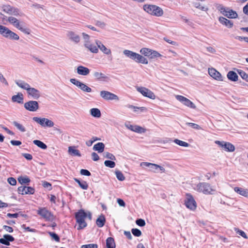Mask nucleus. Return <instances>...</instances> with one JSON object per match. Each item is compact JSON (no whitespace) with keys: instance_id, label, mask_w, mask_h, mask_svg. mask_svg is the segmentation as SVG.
<instances>
[{"instance_id":"obj_38","label":"nucleus","mask_w":248,"mask_h":248,"mask_svg":"<svg viewBox=\"0 0 248 248\" xmlns=\"http://www.w3.org/2000/svg\"><path fill=\"white\" fill-rule=\"evenodd\" d=\"M18 181L22 185V184H28L30 182V179H29V177H28L27 176L26 177L20 176V177H18Z\"/></svg>"},{"instance_id":"obj_9","label":"nucleus","mask_w":248,"mask_h":248,"mask_svg":"<svg viewBox=\"0 0 248 248\" xmlns=\"http://www.w3.org/2000/svg\"><path fill=\"white\" fill-rule=\"evenodd\" d=\"M215 142L225 151L232 152L235 150L234 146L230 142L219 140H216Z\"/></svg>"},{"instance_id":"obj_19","label":"nucleus","mask_w":248,"mask_h":248,"mask_svg":"<svg viewBox=\"0 0 248 248\" xmlns=\"http://www.w3.org/2000/svg\"><path fill=\"white\" fill-rule=\"evenodd\" d=\"M95 42L97 46L98 49L99 48L100 51L104 54L106 55H110L111 54V50L109 48H107L101 41L96 40Z\"/></svg>"},{"instance_id":"obj_53","label":"nucleus","mask_w":248,"mask_h":248,"mask_svg":"<svg viewBox=\"0 0 248 248\" xmlns=\"http://www.w3.org/2000/svg\"><path fill=\"white\" fill-rule=\"evenodd\" d=\"M136 223L138 226L140 227H143L145 225V222L144 220L141 218L137 219Z\"/></svg>"},{"instance_id":"obj_11","label":"nucleus","mask_w":248,"mask_h":248,"mask_svg":"<svg viewBox=\"0 0 248 248\" xmlns=\"http://www.w3.org/2000/svg\"><path fill=\"white\" fill-rule=\"evenodd\" d=\"M70 81L79 88L83 92L91 93L92 91V90L90 87L76 78H71L70 79Z\"/></svg>"},{"instance_id":"obj_64","label":"nucleus","mask_w":248,"mask_h":248,"mask_svg":"<svg viewBox=\"0 0 248 248\" xmlns=\"http://www.w3.org/2000/svg\"><path fill=\"white\" fill-rule=\"evenodd\" d=\"M22 156H24L26 159L31 160L32 159L31 155L27 153H23L22 154Z\"/></svg>"},{"instance_id":"obj_18","label":"nucleus","mask_w":248,"mask_h":248,"mask_svg":"<svg viewBox=\"0 0 248 248\" xmlns=\"http://www.w3.org/2000/svg\"><path fill=\"white\" fill-rule=\"evenodd\" d=\"M66 35L70 40L76 44L79 43L80 40V36L73 31H68Z\"/></svg>"},{"instance_id":"obj_43","label":"nucleus","mask_w":248,"mask_h":248,"mask_svg":"<svg viewBox=\"0 0 248 248\" xmlns=\"http://www.w3.org/2000/svg\"><path fill=\"white\" fill-rule=\"evenodd\" d=\"M175 98L177 100L183 103L184 105H185L188 100V98L180 95H175Z\"/></svg>"},{"instance_id":"obj_63","label":"nucleus","mask_w":248,"mask_h":248,"mask_svg":"<svg viewBox=\"0 0 248 248\" xmlns=\"http://www.w3.org/2000/svg\"><path fill=\"white\" fill-rule=\"evenodd\" d=\"M82 35L83 36V38L84 40L85 43V42H89L90 36L88 34H87L84 32H83L82 33Z\"/></svg>"},{"instance_id":"obj_1","label":"nucleus","mask_w":248,"mask_h":248,"mask_svg":"<svg viewBox=\"0 0 248 248\" xmlns=\"http://www.w3.org/2000/svg\"><path fill=\"white\" fill-rule=\"evenodd\" d=\"M16 84L21 89L25 90L29 95L35 99H38L40 96V92L38 90L31 88L30 85L23 80H19L15 81Z\"/></svg>"},{"instance_id":"obj_44","label":"nucleus","mask_w":248,"mask_h":248,"mask_svg":"<svg viewBox=\"0 0 248 248\" xmlns=\"http://www.w3.org/2000/svg\"><path fill=\"white\" fill-rule=\"evenodd\" d=\"M151 49L147 48H142L140 49V52L144 55L145 56L149 57L150 56V53H151Z\"/></svg>"},{"instance_id":"obj_47","label":"nucleus","mask_w":248,"mask_h":248,"mask_svg":"<svg viewBox=\"0 0 248 248\" xmlns=\"http://www.w3.org/2000/svg\"><path fill=\"white\" fill-rule=\"evenodd\" d=\"M104 164L106 167L110 168H113L115 166V163L111 160H106Z\"/></svg>"},{"instance_id":"obj_7","label":"nucleus","mask_w":248,"mask_h":248,"mask_svg":"<svg viewBox=\"0 0 248 248\" xmlns=\"http://www.w3.org/2000/svg\"><path fill=\"white\" fill-rule=\"evenodd\" d=\"M7 20L13 26L20 30L21 31L27 34H30V32L29 29L24 28L23 24H21L16 18L13 16H9L8 17Z\"/></svg>"},{"instance_id":"obj_55","label":"nucleus","mask_w":248,"mask_h":248,"mask_svg":"<svg viewBox=\"0 0 248 248\" xmlns=\"http://www.w3.org/2000/svg\"><path fill=\"white\" fill-rule=\"evenodd\" d=\"M98 246L95 244H90L88 245H85L81 246V248H97Z\"/></svg>"},{"instance_id":"obj_54","label":"nucleus","mask_w":248,"mask_h":248,"mask_svg":"<svg viewBox=\"0 0 248 248\" xmlns=\"http://www.w3.org/2000/svg\"><path fill=\"white\" fill-rule=\"evenodd\" d=\"M49 235L51 236V237L54 239L56 242L60 241V238L59 236L55 233L50 232H49Z\"/></svg>"},{"instance_id":"obj_3","label":"nucleus","mask_w":248,"mask_h":248,"mask_svg":"<svg viewBox=\"0 0 248 248\" xmlns=\"http://www.w3.org/2000/svg\"><path fill=\"white\" fill-rule=\"evenodd\" d=\"M0 34L5 38L10 40H18L19 39V36L16 33L2 25H0Z\"/></svg>"},{"instance_id":"obj_30","label":"nucleus","mask_w":248,"mask_h":248,"mask_svg":"<svg viewBox=\"0 0 248 248\" xmlns=\"http://www.w3.org/2000/svg\"><path fill=\"white\" fill-rule=\"evenodd\" d=\"M68 153L72 155L81 156V154L79 150L76 149L75 147L70 146L68 148Z\"/></svg>"},{"instance_id":"obj_13","label":"nucleus","mask_w":248,"mask_h":248,"mask_svg":"<svg viewBox=\"0 0 248 248\" xmlns=\"http://www.w3.org/2000/svg\"><path fill=\"white\" fill-rule=\"evenodd\" d=\"M100 95L102 98L106 100H119V97L117 95L108 91H102L100 92Z\"/></svg>"},{"instance_id":"obj_32","label":"nucleus","mask_w":248,"mask_h":248,"mask_svg":"<svg viewBox=\"0 0 248 248\" xmlns=\"http://www.w3.org/2000/svg\"><path fill=\"white\" fill-rule=\"evenodd\" d=\"M106 219L105 216L103 215H100L96 219V223L98 227H102L105 223Z\"/></svg>"},{"instance_id":"obj_12","label":"nucleus","mask_w":248,"mask_h":248,"mask_svg":"<svg viewBox=\"0 0 248 248\" xmlns=\"http://www.w3.org/2000/svg\"><path fill=\"white\" fill-rule=\"evenodd\" d=\"M185 205L187 208L191 210H194L197 207L196 202L192 196L189 193L186 194Z\"/></svg>"},{"instance_id":"obj_25","label":"nucleus","mask_w":248,"mask_h":248,"mask_svg":"<svg viewBox=\"0 0 248 248\" xmlns=\"http://www.w3.org/2000/svg\"><path fill=\"white\" fill-rule=\"evenodd\" d=\"M219 22L223 25L226 26L229 28H232L233 26V22L224 17H220L219 18Z\"/></svg>"},{"instance_id":"obj_28","label":"nucleus","mask_w":248,"mask_h":248,"mask_svg":"<svg viewBox=\"0 0 248 248\" xmlns=\"http://www.w3.org/2000/svg\"><path fill=\"white\" fill-rule=\"evenodd\" d=\"M234 190L240 195L248 198V189H245L239 187H235Z\"/></svg>"},{"instance_id":"obj_4","label":"nucleus","mask_w":248,"mask_h":248,"mask_svg":"<svg viewBox=\"0 0 248 248\" xmlns=\"http://www.w3.org/2000/svg\"><path fill=\"white\" fill-rule=\"evenodd\" d=\"M143 8L147 13L155 16H161L163 15L162 9L155 5L145 4L143 6Z\"/></svg>"},{"instance_id":"obj_6","label":"nucleus","mask_w":248,"mask_h":248,"mask_svg":"<svg viewBox=\"0 0 248 248\" xmlns=\"http://www.w3.org/2000/svg\"><path fill=\"white\" fill-rule=\"evenodd\" d=\"M75 217L77 222L78 224V230H80L86 227L87 224L85 221V219L87 217V214L83 210H80L76 213Z\"/></svg>"},{"instance_id":"obj_27","label":"nucleus","mask_w":248,"mask_h":248,"mask_svg":"<svg viewBox=\"0 0 248 248\" xmlns=\"http://www.w3.org/2000/svg\"><path fill=\"white\" fill-rule=\"evenodd\" d=\"M93 76L95 79L98 80H105L108 78V77L105 74L97 71L93 73Z\"/></svg>"},{"instance_id":"obj_2","label":"nucleus","mask_w":248,"mask_h":248,"mask_svg":"<svg viewBox=\"0 0 248 248\" xmlns=\"http://www.w3.org/2000/svg\"><path fill=\"white\" fill-rule=\"evenodd\" d=\"M123 53L125 56L134 61L136 62L146 64L148 63L147 59L138 53L127 49L124 50Z\"/></svg>"},{"instance_id":"obj_56","label":"nucleus","mask_w":248,"mask_h":248,"mask_svg":"<svg viewBox=\"0 0 248 248\" xmlns=\"http://www.w3.org/2000/svg\"><path fill=\"white\" fill-rule=\"evenodd\" d=\"M21 228L24 229L25 231H29L31 232H36V230L34 229H31L29 227H26L25 224H23L21 226Z\"/></svg>"},{"instance_id":"obj_29","label":"nucleus","mask_w":248,"mask_h":248,"mask_svg":"<svg viewBox=\"0 0 248 248\" xmlns=\"http://www.w3.org/2000/svg\"><path fill=\"white\" fill-rule=\"evenodd\" d=\"M106 247L107 248H115L116 244L113 238L109 237L106 240Z\"/></svg>"},{"instance_id":"obj_62","label":"nucleus","mask_w":248,"mask_h":248,"mask_svg":"<svg viewBox=\"0 0 248 248\" xmlns=\"http://www.w3.org/2000/svg\"><path fill=\"white\" fill-rule=\"evenodd\" d=\"M92 157L93 160L95 161H98L99 159L98 155L95 152L92 153Z\"/></svg>"},{"instance_id":"obj_33","label":"nucleus","mask_w":248,"mask_h":248,"mask_svg":"<svg viewBox=\"0 0 248 248\" xmlns=\"http://www.w3.org/2000/svg\"><path fill=\"white\" fill-rule=\"evenodd\" d=\"M228 78L232 81H236L238 80V76L234 71H229L227 74Z\"/></svg>"},{"instance_id":"obj_58","label":"nucleus","mask_w":248,"mask_h":248,"mask_svg":"<svg viewBox=\"0 0 248 248\" xmlns=\"http://www.w3.org/2000/svg\"><path fill=\"white\" fill-rule=\"evenodd\" d=\"M80 172L81 175L88 176H90L91 174L89 170H85V169H81L80 170Z\"/></svg>"},{"instance_id":"obj_31","label":"nucleus","mask_w":248,"mask_h":248,"mask_svg":"<svg viewBox=\"0 0 248 248\" xmlns=\"http://www.w3.org/2000/svg\"><path fill=\"white\" fill-rule=\"evenodd\" d=\"M105 148V145L102 142H98L95 144L93 147V149L97 151L98 153H102Z\"/></svg>"},{"instance_id":"obj_26","label":"nucleus","mask_w":248,"mask_h":248,"mask_svg":"<svg viewBox=\"0 0 248 248\" xmlns=\"http://www.w3.org/2000/svg\"><path fill=\"white\" fill-rule=\"evenodd\" d=\"M84 46L92 53H97L98 52V47H96L95 46L90 44V42H85L84 43Z\"/></svg>"},{"instance_id":"obj_51","label":"nucleus","mask_w":248,"mask_h":248,"mask_svg":"<svg viewBox=\"0 0 248 248\" xmlns=\"http://www.w3.org/2000/svg\"><path fill=\"white\" fill-rule=\"evenodd\" d=\"M131 232L134 236L137 237H139L141 235V231L138 229H132Z\"/></svg>"},{"instance_id":"obj_34","label":"nucleus","mask_w":248,"mask_h":248,"mask_svg":"<svg viewBox=\"0 0 248 248\" xmlns=\"http://www.w3.org/2000/svg\"><path fill=\"white\" fill-rule=\"evenodd\" d=\"M224 16L230 18H235L237 17V14L232 10L224 11Z\"/></svg>"},{"instance_id":"obj_16","label":"nucleus","mask_w":248,"mask_h":248,"mask_svg":"<svg viewBox=\"0 0 248 248\" xmlns=\"http://www.w3.org/2000/svg\"><path fill=\"white\" fill-rule=\"evenodd\" d=\"M34 191V189L30 186H21L18 188V193L22 195L33 194Z\"/></svg>"},{"instance_id":"obj_42","label":"nucleus","mask_w":248,"mask_h":248,"mask_svg":"<svg viewBox=\"0 0 248 248\" xmlns=\"http://www.w3.org/2000/svg\"><path fill=\"white\" fill-rule=\"evenodd\" d=\"M237 72L244 80L248 82V75L245 72L242 70H237Z\"/></svg>"},{"instance_id":"obj_59","label":"nucleus","mask_w":248,"mask_h":248,"mask_svg":"<svg viewBox=\"0 0 248 248\" xmlns=\"http://www.w3.org/2000/svg\"><path fill=\"white\" fill-rule=\"evenodd\" d=\"M7 181L12 186H15L16 184V180L13 177L9 178Z\"/></svg>"},{"instance_id":"obj_37","label":"nucleus","mask_w":248,"mask_h":248,"mask_svg":"<svg viewBox=\"0 0 248 248\" xmlns=\"http://www.w3.org/2000/svg\"><path fill=\"white\" fill-rule=\"evenodd\" d=\"M33 142L35 145H36V146H37L38 147H40L42 149L45 150L47 148L46 145L40 140H34L33 141Z\"/></svg>"},{"instance_id":"obj_60","label":"nucleus","mask_w":248,"mask_h":248,"mask_svg":"<svg viewBox=\"0 0 248 248\" xmlns=\"http://www.w3.org/2000/svg\"><path fill=\"white\" fill-rule=\"evenodd\" d=\"M137 109H134L133 111L135 112H138L139 111L141 112L146 111H147V108L145 107H136Z\"/></svg>"},{"instance_id":"obj_52","label":"nucleus","mask_w":248,"mask_h":248,"mask_svg":"<svg viewBox=\"0 0 248 248\" xmlns=\"http://www.w3.org/2000/svg\"><path fill=\"white\" fill-rule=\"evenodd\" d=\"M185 106L193 109H195L196 108L195 105L188 99L186 102Z\"/></svg>"},{"instance_id":"obj_10","label":"nucleus","mask_w":248,"mask_h":248,"mask_svg":"<svg viewBox=\"0 0 248 248\" xmlns=\"http://www.w3.org/2000/svg\"><path fill=\"white\" fill-rule=\"evenodd\" d=\"M32 120L40 124L42 126H47L48 127H53L54 125V123L50 120L45 118H40L38 117H34Z\"/></svg>"},{"instance_id":"obj_36","label":"nucleus","mask_w":248,"mask_h":248,"mask_svg":"<svg viewBox=\"0 0 248 248\" xmlns=\"http://www.w3.org/2000/svg\"><path fill=\"white\" fill-rule=\"evenodd\" d=\"M74 181L78 183L79 186L83 189L86 190L88 188V185L86 182L80 181L77 178H74Z\"/></svg>"},{"instance_id":"obj_48","label":"nucleus","mask_w":248,"mask_h":248,"mask_svg":"<svg viewBox=\"0 0 248 248\" xmlns=\"http://www.w3.org/2000/svg\"><path fill=\"white\" fill-rule=\"evenodd\" d=\"M150 56L149 57L151 59H153L155 58H157L160 57L161 55L160 53H159L157 51L151 50V53H150Z\"/></svg>"},{"instance_id":"obj_40","label":"nucleus","mask_w":248,"mask_h":248,"mask_svg":"<svg viewBox=\"0 0 248 248\" xmlns=\"http://www.w3.org/2000/svg\"><path fill=\"white\" fill-rule=\"evenodd\" d=\"M115 174H116L117 178L119 181H124L125 179V178L124 176V174H123V173L119 170L115 171Z\"/></svg>"},{"instance_id":"obj_15","label":"nucleus","mask_w":248,"mask_h":248,"mask_svg":"<svg viewBox=\"0 0 248 248\" xmlns=\"http://www.w3.org/2000/svg\"><path fill=\"white\" fill-rule=\"evenodd\" d=\"M25 108L30 111H36L39 108V105L36 101H29L24 104Z\"/></svg>"},{"instance_id":"obj_39","label":"nucleus","mask_w":248,"mask_h":248,"mask_svg":"<svg viewBox=\"0 0 248 248\" xmlns=\"http://www.w3.org/2000/svg\"><path fill=\"white\" fill-rule=\"evenodd\" d=\"M13 124L15 126H16L19 130L22 132H24L26 131V129L23 125L17 123L16 121H14L13 122Z\"/></svg>"},{"instance_id":"obj_50","label":"nucleus","mask_w":248,"mask_h":248,"mask_svg":"<svg viewBox=\"0 0 248 248\" xmlns=\"http://www.w3.org/2000/svg\"><path fill=\"white\" fill-rule=\"evenodd\" d=\"M186 124L191 127L193 129L200 130L202 129V127L197 124L192 123H186Z\"/></svg>"},{"instance_id":"obj_23","label":"nucleus","mask_w":248,"mask_h":248,"mask_svg":"<svg viewBox=\"0 0 248 248\" xmlns=\"http://www.w3.org/2000/svg\"><path fill=\"white\" fill-rule=\"evenodd\" d=\"M77 70V73L80 75L87 76L90 73L89 69L83 66H78Z\"/></svg>"},{"instance_id":"obj_35","label":"nucleus","mask_w":248,"mask_h":248,"mask_svg":"<svg viewBox=\"0 0 248 248\" xmlns=\"http://www.w3.org/2000/svg\"><path fill=\"white\" fill-rule=\"evenodd\" d=\"M91 115L95 118H100L101 114L100 110L97 108H93L90 110Z\"/></svg>"},{"instance_id":"obj_20","label":"nucleus","mask_w":248,"mask_h":248,"mask_svg":"<svg viewBox=\"0 0 248 248\" xmlns=\"http://www.w3.org/2000/svg\"><path fill=\"white\" fill-rule=\"evenodd\" d=\"M2 10L5 13L9 14L14 15L15 16L18 15V10L11 7L9 5L3 6Z\"/></svg>"},{"instance_id":"obj_45","label":"nucleus","mask_w":248,"mask_h":248,"mask_svg":"<svg viewBox=\"0 0 248 248\" xmlns=\"http://www.w3.org/2000/svg\"><path fill=\"white\" fill-rule=\"evenodd\" d=\"M133 131L138 133H142L145 132V130L142 127L139 125H135L133 127Z\"/></svg>"},{"instance_id":"obj_24","label":"nucleus","mask_w":248,"mask_h":248,"mask_svg":"<svg viewBox=\"0 0 248 248\" xmlns=\"http://www.w3.org/2000/svg\"><path fill=\"white\" fill-rule=\"evenodd\" d=\"M23 94L20 93H18L17 94L13 95L12 97V101L13 102H16L19 104H23Z\"/></svg>"},{"instance_id":"obj_8","label":"nucleus","mask_w":248,"mask_h":248,"mask_svg":"<svg viewBox=\"0 0 248 248\" xmlns=\"http://www.w3.org/2000/svg\"><path fill=\"white\" fill-rule=\"evenodd\" d=\"M37 214L46 221H52L54 219V215L46 208H40L37 211Z\"/></svg>"},{"instance_id":"obj_5","label":"nucleus","mask_w":248,"mask_h":248,"mask_svg":"<svg viewBox=\"0 0 248 248\" xmlns=\"http://www.w3.org/2000/svg\"><path fill=\"white\" fill-rule=\"evenodd\" d=\"M195 189L199 192H202L204 194H213L215 191L211 185L205 182L200 183L197 185Z\"/></svg>"},{"instance_id":"obj_61","label":"nucleus","mask_w":248,"mask_h":248,"mask_svg":"<svg viewBox=\"0 0 248 248\" xmlns=\"http://www.w3.org/2000/svg\"><path fill=\"white\" fill-rule=\"evenodd\" d=\"M235 231H236V232L238 234H239V235L242 236L244 238H248L246 233L244 231H243L242 230H239L238 229H236Z\"/></svg>"},{"instance_id":"obj_14","label":"nucleus","mask_w":248,"mask_h":248,"mask_svg":"<svg viewBox=\"0 0 248 248\" xmlns=\"http://www.w3.org/2000/svg\"><path fill=\"white\" fill-rule=\"evenodd\" d=\"M137 90L145 97L152 99H154L155 98V94L147 88L142 87H137Z\"/></svg>"},{"instance_id":"obj_22","label":"nucleus","mask_w":248,"mask_h":248,"mask_svg":"<svg viewBox=\"0 0 248 248\" xmlns=\"http://www.w3.org/2000/svg\"><path fill=\"white\" fill-rule=\"evenodd\" d=\"M160 170L161 172H165V169L162 166L158 165L156 164L152 163L150 167L149 171L153 172L154 173L158 172V170Z\"/></svg>"},{"instance_id":"obj_17","label":"nucleus","mask_w":248,"mask_h":248,"mask_svg":"<svg viewBox=\"0 0 248 248\" xmlns=\"http://www.w3.org/2000/svg\"><path fill=\"white\" fill-rule=\"evenodd\" d=\"M208 73L209 75L214 79L218 81H223V78L219 72L214 68H209Z\"/></svg>"},{"instance_id":"obj_57","label":"nucleus","mask_w":248,"mask_h":248,"mask_svg":"<svg viewBox=\"0 0 248 248\" xmlns=\"http://www.w3.org/2000/svg\"><path fill=\"white\" fill-rule=\"evenodd\" d=\"M0 81L6 86L8 85V83L1 73H0Z\"/></svg>"},{"instance_id":"obj_46","label":"nucleus","mask_w":248,"mask_h":248,"mask_svg":"<svg viewBox=\"0 0 248 248\" xmlns=\"http://www.w3.org/2000/svg\"><path fill=\"white\" fill-rule=\"evenodd\" d=\"M174 142L176 144H178V145H180L181 146L186 147H188L189 146V144L188 143H187L186 142H185V141H182V140H178V139L174 140Z\"/></svg>"},{"instance_id":"obj_49","label":"nucleus","mask_w":248,"mask_h":248,"mask_svg":"<svg viewBox=\"0 0 248 248\" xmlns=\"http://www.w3.org/2000/svg\"><path fill=\"white\" fill-rule=\"evenodd\" d=\"M104 156L111 160H116L115 156L113 154L109 153L108 152H105L104 153Z\"/></svg>"},{"instance_id":"obj_21","label":"nucleus","mask_w":248,"mask_h":248,"mask_svg":"<svg viewBox=\"0 0 248 248\" xmlns=\"http://www.w3.org/2000/svg\"><path fill=\"white\" fill-rule=\"evenodd\" d=\"M15 240L14 238L11 235L4 234L3 237L0 239V243L6 246H9L10 242H13Z\"/></svg>"},{"instance_id":"obj_41","label":"nucleus","mask_w":248,"mask_h":248,"mask_svg":"<svg viewBox=\"0 0 248 248\" xmlns=\"http://www.w3.org/2000/svg\"><path fill=\"white\" fill-rule=\"evenodd\" d=\"M193 4L196 8H197L201 10L206 11L208 10V8L207 7L203 6V5H202L199 2H193Z\"/></svg>"}]
</instances>
